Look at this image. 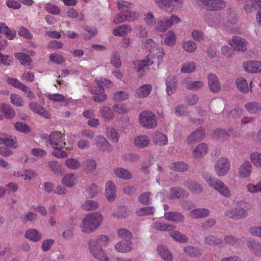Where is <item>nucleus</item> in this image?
Returning a JSON list of instances; mask_svg holds the SVG:
<instances>
[{"label": "nucleus", "instance_id": "1", "mask_svg": "<svg viewBox=\"0 0 261 261\" xmlns=\"http://www.w3.org/2000/svg\"><path fill=\"white\" fill-rule=\"evenodd\" d=\"M102 219L101 213H89L82 221V231L87 234L93 232L100 226Z\"/></svg>", "mask_w": 261, "mask_h": 261}, {"label": "nucleus", "instance_id": "2", "mask_svg": "<svg viewBox=\"0 0 261 261\" xmlns=\"http://www.w3.org/2000/svg\"><path fill=\"white\" fill-rule=\"evenodd\" d=\"M49 141L54 148H65L68 150H72L73 148L72 143L63 142V136L59 131L53 132L50 134Z\"/></svg>", "mask_w": 261, "mask_h": 261}, {"label": "nucleus", "instance_id": "3", "mask_svg": "<svg viewBox=\"0 0 261 261\" xmlns=\"http://www.w3.org/2000/svg\"><path fill=\"white\" fill-rule=\"evenodd\" d=\"M95 82L98 86V89H91V92L94 94L93 99L98 102H102L107 99V95L105 94L103 86L110 84L111 82L105 79H96Z\"/></svg>", "mask_w": 261, "mask_h": 261}, {"label": "nucleus", "instance_id": "4", "mask_svg": "<svg viewBox=\"0 0 261 261\" xmlns=\"http://www.w3.org/2000/svg\"><path fill=\"white\" fill-rule=\"evenodd\" d=\"M117 5L119 10L122 13H125L127 21H132L138 18L139 15L135 12L129 11V9L134 5L133 4L126 1H122L117 2Z\"/></svg>", "mask_w": 261, "mask_h": 261}, {"label": "nucleus", "instance_id": "5", "mask_svg": "<svg viewBox=\"0 0 261 261\" xmlns=\"http://www.w3.org/2000/svg\"><path fill=\"white\" fill-rule=\"evenodd\" d=\"M139 121L142 125L148 128H153L157 124L155 116L149 111L142 112L139 116Z\"/></svg>", "mask_w": 261, "mask_h": 261}, {"label": "nucleus", "instance_id": "6", "mask_svg": "<svg viewBox=\"0 0 261 261\" xmlns=\"http://www.w3.org/2000/svg\"><path fill=\"white\" fill-rule=\"evenodd\" d=\"M230 162L227 158L221 157L216 162L214 170L218 176H225L230 169Z\"/></svg>", "mask_w": 261, "mask_h": 261}, {"label": "nucleus", "instance_id": "7", "mask_svg": "<svg viewBox=\"0 0 261 261\" xmlns=\"http://www.w3.org/2000/svg\"><path fill=\"white\" fill-rule=\"evenodd\" d=\"M180 19L177 16L172 15L170 18H163L159 20L155 27L156 30L164 32L169 29L173 24L180 22Z\"/></svg>", "mask_w": 261, "mask_h": 261}, {"label": "nucleus", "instance_id": "8", "mask_svg": "<svg viewBox=\"0 0 261 261\" xmlns=\"http://www.w3.org/2000/svg\"><path fill=\"white\" fill-rule=\"evenodd\" d=\"M89 249L92 256L100 261H109V258L101 247L96 246L94 244H88Z\"/></svg>", "mask_w": 261, "mask_h": 261}, {"label": "nucleus", "instance_id": "9", "mask_svg": "<svg viewBox=\"0 0 261 261\" xmlns=\"http://www.w3.org/2000/svg\"><path fill=\"white\" fill-rule=\"evenodd\" d=\"M208 10L216 11L223 9L226 4L223 0H198Z\"/></svg>", "mask_w": 261, "mask_h": 261}, {"label": "nucleus", "instance_id": "10", "mask_svg": "<svg viewBox=\"0 0 261 261\" xmlns=\"http://www.w3.org/2000/svg\"><path fill=\"white\" fill-rule=\"evenodd\" d=\"M211 183V187L220 193L226 198L231 196V192L229 189L221 180L218 179L216 181Z\"/></svg>", "mask_w": 261, "mask_h": 261}, {"label": "nucleus", "instance_id": "11", "mask_svg": "<svg viewBox=\"0 0 261 261\" xmlns=\"http://www.w3.org/2000/svg\"><path fill=\"white\" fill-rule=\"evenodd\" d=\"M228 43L236 50L245 51L247 50V42L245 39L238 36H233L231 40H229Z\"/></svg>", "mask_w": 261, "mask_h": 261}, {"label": "nucleus", "instance_id": "12", "mask_svg": "<svg viewBox=\"0 0 261 261\" xmlns=\"http://www.w3.org/2000/svg\"><path fill=\"white\" fill-rule=\"evenodd\" d=\"M159 7H167L169 10L166 11L171 12L176 7H179L182 3V0H154Z\"/></svg>", "mask_w": 261, "mask_h": 261}, {"label": "nucleus", "instance_id": "13", "mask_svg": "<svg viewBox=\"0 0 261 261\" xmlns=\"http://www.w3.org/2000/svg\"><path fill=\"white\" fill-rule=\"evenodd\" d=\"M133 244L131 240H121L116 244L115 249L119 253H126L133 249Z\"/></svg>", "mask_w": 261, "mask_h": 261}, {"label": "nucleus", "instance_id": "14", "mask_svg": "<svg viewBox=\"0 0 261 261\" xmlns=\"http://www.w3.org/2000/svg\"><path fill=\"white\" fill-rule=\"evenodd\" d=\"M188 192L179 187H173L170 189L167 194V197L170 199H178L188 196Z\"/></svg>", "mask_w": 261, "mask_h": 261}, {"label": "nucleus", "instance_id": "15", "mask_svg": "<svg viewBox=\"0 0 261 261\" xmlns=\"http://www.w3.org/2000/svg\"><path fill=\"white\" fill-rule=\"evenodd\" d=\"M244 70L248 72H261V62L257 61H250L243 64Z\"/></svg>", "mask_w": 261, "mask_h": 261}, {"label": "nucleus", "instance_id": "16", "mask_svg": "<svg viewBox=\"0 0 261 261\" xmlns=\"http://www.w3.org/2000/svg\"><path fill=\"white\" fill-rule=\"evenodd\" d=\"M152 90V86L150 84H144L136 90L135 96L138 98H145L148 96Z\"/></svg>", "mask_w": 261, "mask_h": 261}, {"label": "nucleus", "instance_id": "17", "mask_svg": "<svg viewBox=\"0 0 261 261\" xmlns=\"http://www.w3.org/2000/svg\"><path fill=\"white\" fill-rule=\"evenodd\" d=\"M208 83L210 89L214 92H216L220 89V84L219 81L214 74L211 73L208 75Z\"/></svg>", "mask_w": 261, "mask_h": 261}, {"label": "nucleus", "instance_id": "18", "mask_svg": "<svg viewBox=\"0 0 261 261\" xmlns=\"http://www.w3.org/2000/svg\"><path fill=\"white\" fill-rule=\"evenodd\" d=\"M181 206L184 210L191 212H209L208 209L196 208L195 205L192 201L185 200L181 203Z\"/></svg>", "mask_w": 261, "mask_h": 261}, {"label": "nucleus", "instance_id": "19", "mask_svg": "<svg viewBox=\"0 0 261 261\" xmlns=\"http://www.w3.org/2000/svg\"><path fill=\"white\" fill-rule=\"evenodd\" d=\"M106 196L109 201L114 200L116 196V187L115 185L111 181L106 183Z\"/></svg>", "mask_w": 261, "mask_h": 261}, {"label": "nucleus", "instance_id": "20", "mask_svg": "<svg viewBox=\"0 0 261 261\" xmlns=\"http://www.w3.org/2000/svg\"><path fill=\"white\" fill-rule=\"evenodd\" d=\"M25 237L29 240L37 242L41 239L42 234L37 229L31 228L26 231Z\"/></svg>", "mask_w": 261, "mask_h": 261}, {"label": "nucleus", "instance_id": "21", "mask_svg": "<svg viewBox=\"0 0 261 261\" xmlns=\"http://www.w3.org/2000/svg\"><path fill=\"white\" fill-rule=\"evenodd\" d=\"M252 169V166L249 161H245L241 165L239 173L242 177H248L250 176Z\"/></svg>", "mask_w": 261, "mask_h": 261}, {"label": "nucleus", "instance_id": "22", "mask_svg": "<svg viewBox=\"0 0 261 261\" xmlns=\"http://www.w3.org/2000/svg\"><path fill=\"white\" fill-rule=\"evenodd\" d=\"M166 92L168 95H171L175 92L176 88V80L174 76H169L166 79Z\"/></svg>", "mask_w": 261, "mask_h": 261}, {"label": "nucleus", "instance_id": "23", "mask_svg": "<svg viewBox=\"0 0 261 261\" xmlns=\"http://www.w3.org/2000/svg\"><path fill=\"white\" fill-rule=\"evenodd\" d=\"M29 107L31 110L35 113L40 114L44 118H48L50 117L49 114L41 106L36 102H30Z\"/></svg>", "mask_w": 261, "mask_h": 261}, {"label": "nucleus", "instance_id": "24", "mask_svg": "<svg viewBox=\"0 0 261 261\" xmlns=\"http://www.w3.org/2000/svg\"><path fill=\"white\" fill-rule=\"evenodd\" d=\"M132 30V28L127 24H122L116 28L113 31V34L115 36H119L123 37L128 33Z\"/></svg>", "mask_w": 261, "mask_h": 261}, {"label": "nucleus", "instance_id": "25", "mask_svg": "<svg viewBox=\"0 0 261 261\" xmlns=\"http://www.w3.org/2000/svg\"><path fill=\"white\" fill-rule=\"evenodd\" d=\"M170 236L174 240L179 243H186L188 241V238L185 234L173 229V226H171V229L169 230Z\"/></svg>", "mask_w": 261, "mask_h": 261}, {"label": "nucleus", "instance_id": "26", "mask_svg": "<svg viewBox=\"0 0 261 261\" xmlns=\"http://www.w3.org/2000/svg\"><path fill=\"white\" fill-rule=\"evenodd\" d=\"M77 177L73 173L65 174L62 179V183L67 187H72L76 183Z\"/></svg>", "mask_w": 261, "mask_h": 261}, {"label": "nucleus", "instance_id": "27", "mask_svg": "<svg viewBox=\"0 0 261 261\" xmlns=\"http://www.w3.org/2000/svg\"><path fill=\"white\" fill-rule=\"evenodd\" d=\"M0 112L8 118H12L15 115V112L11 106L3 103H0Z\"/></svg>", "mask_w": 261, "mask_h": 261}, {"label": "nucleus", "instance_id": "28", "mask_svg": "<svg viewBox=\"0 0 261 261\" xmlns=\"http://www.w3.org/2000/svg\"><path fill=\"white\" fill-rule=\"evenodd\" d=\"M157 252L161 257L165 261H171L172 256L166 247L160 245L157 248Z\"/></svg>", "mask_w": 261, "mask_h": 261}, {"label": "nucleus", "instance_id": "29", "mask_svg": "<svg viewBox=\"0 0 261 261\" xmlns=\"http://www.w3.org/2000/svg\"><path fill=\"white\" fill-rule=\"evenodd\" d=\"M0 34H4L10 40H12L16 36L14 31L10 30L4 22H0Z\"/></svg>", "mask_w": 261, "mask_h": 261}, {"label": "nucleus", "instance_id": "30", "mask_svg": "<svg viewBox=\"0 0 261 261\" xmlns=\"http://www.w3.org/2000/svg\"><path fill=\"white\" fill-rule=\"evenodd\" d=\"M109 238L106 235H100L95 240H90L88 244H94L96 246H106L108 245Z\"/></svg>", "mask_w": 261, "mask_h": 261}, {"label": "nucleus", "instance_id": "31", "mask_svg": "<svg viewBox=\"0 0 261 261\" xmlns=\"http://www.w3.org/2000/svg\"><path fill=\"white\" fill-rule=\"evenodd\" d=\"M153 142L158 145H165L168 142V138L166 135L160 132H156L152 137Z\"/></svg>", "mask_w": 261, "mask_h": 261}, {"label": "nucleus", "instance_id": "32", "mask_svg": "<svg viewBox=\"0 0 261 261\" xmlns=\"http://www.w3.org/2000/svg\"><path fill=\"white\" fill-rule=\"evenodd\" d=\"M204 136V132L202 129H198L191 134L188 138L187 141L189 143H193L196 141H200Z\"/></svg>", "mask_w": 261, "mask_h": 261}, {"label": "nucleus", "instance_id": "33", "mask_svg": "<svg viewBox=\"0 0 261 261\" xmlns=\"http://www.w3.org/2000/svg\"><path fill=\"white\" fill-rule=\"evenodd\" d=\"M150 142L149 137L146 135L139 136L135 138L134 143L135 146L138 147H144L147 146Z\"/></svg>", "mask_w": 261, "mask_h": 261}, {"label": "nucleus", "instance_id": "34", "mask_svg": "<svg viewBox=\"0 0 261 261\" xmlns=\"http://www.w3.org/2000/svg\"><path fill=\"white\" fill-rule=\"evenodd\" d=\"M207 151V147L205 144L201 143L196 146L193 150V155L195 158H199L204 155Z\"/></svg>", "mask_w": 261, "mask_h": 261}, {"label": "nucleus", "instance_id": "35", "mask_svg": "<svg viewBox=\"0 0 261 261\" xmlns=\"http://www.w3.org/2000/svg\"><path fill=\"white\" fill-rule=\"evenodd\" d=\"M98 207V203L94 200H86L81 205L82 210L86 211H95Z\"/></svg>", "mask_w": 261, "mask_h": 261}, {"label": "nucleus", "instance_id": "36", "mask_svg": "<svg viewBox=\"0 0 261 261\" xmlns=\"http://www.w3.org/2000/svg\"><path fill=\"white\" fill-rule=\"evenodd\" d=\"M236 84L238 89L242 92L248 93L249 90L246 80L242 77L238 78L236 81Z\"/></svg>", "mask_w": 261, "mask_h": 261}, {"label": "nucleus", "instance_id": "37", "mask_svg": "<svg viewBox=\"0 0 261 261\" xmlns=\"http://www.w3.org/2000/svg\"><path fill=\"white\" fill-rule=\"evenodd\" d=\"M245 108L250 114H255L261 111V107L258 102L251 101L245 105Z\"/></svg>", "mask_w": 261, "mask_h": 261}, {"label": "nucleus", "instance_id": "38", "mask_svg": "<svg viewBox=\"0 0 261 261\" xmlns=\"http://www.w3.org/2000/svg\"><path fill=\"white\" fill-rule=\"evenodd\" d=\"M65 165L71 170H77L81 167L80 162L73 158H68L65 161Z\"/></svg>", "mask_w": 261, "mask_h": 261}, {"label": "nucleus", "instance_id": "39", "mask_svg": "<svg viewBox=\"0 0 261 261\" xmlns=\"http://www.w3.org/2000/svg\"><path fill=\"white\" fill-rule=\"evenodd\" d=\"M185 186L192 193H200L202 190V187L196 181H187Z\"/></svg>", "mask_w": 261, "mask_h": 261}, {"label": "nucleus", "instance_id": "40", "mask_svg": "<svg viewBox=\"0 0 261 261\" xmlns=\"http://www.w3.org/2000/svg\"><path fill=\"white\" fill-rule=\"evenodd\" d=\"M114 173L118 177L124 179H128L132 177L130 172L125 169L122 168H118L114 170Z\"/></svg>", "mask_w": 261, "mask_h": 261}, {"label": "nucleus", "instance_id": "41", "mask_svg": "<svg viewBox=\"0 0 261 261\" xmlns=\"http://www.w3.org/2000/svg\"><path fill=\"white\" fill-rule=\"evenodd\" d=\"M153 61L149 58L147 60H143L141 61H137L134 62V65L136 66L137 72H141L142 70H144V68L146 66L151 65L153 63Z\"/></svg>", "mask_w": 261, "mask_h": 261}, {"label": "nucleus", "instance_id": "42", "mask_svg": "<svg viewBox=\"0 0 261 261\" xmlns=\"http://www.w3.org/2000/svg\"><path fill=\"white\" fill-rule=\"evenodd\" d=\"M229 132L228 133L224 129H217L214 131L213 136L221 139H226L232 134V129H229Z\"/></svg>", "mask_w": 261, "mask_h": 261}, {"label": "nucleus", "instance_id": "43", "mask_svg": "<svg viewBox=\"0 0 261 261\" xmlns=\"http://www.w3.org/2000/svg\"><path fill=\"white\" fill-rule=\"evenodd\" d=\"M8 82L11 85L15 88H18L24 92H27L28 91V87L24 84L16 79L9 78L8 79Z\"/></svg>", "mask_w": 261, "mask_h": 261}, {"label": "nucleus", "instance_id": "44", "mask_svg": "<svg viewBox=\"0 0 261 261\" xmlns=\"http://www.w3.org/2000/svg\"><path fill=\"white\" fill-rule=\"evenodd\" d=\"M170 169L178 172H184L188 168V165L182 162H177L170 165Z\"/></svg>", "mask_w": 261, "mask_h": 261}, {"label": "nucleus", "instance_id": "45", "mask_svg": "<svg viewBox=\"0 0 261 261\" xmlns=\"http://www.w3.org/2000/svg\"><path fill=\"white\" fill-rule=\"evenodd\" d=\"M84 169L87 172L94 171L96 167V163L93 159H87L83 162Z\"/></svg>", "mask_w": 261, "mask_h": 261}, {"label": "nucleus", "instance_id": "46", "mask_svg": "<svg viewBox=\"0 0 261 261\" xmlns=\"http://www.w3.org/2000/svg\"><path fill=\"white\" fill-rule=\"evenodd\" d=\"M101 117L107 120L112 119L114 117V113L109 107L104 106L100 110Z\"/></svg>", "mask_w": 261, "mask_h": 261}, {"label": "nucleus", "instance_id": "47", "mask_svg": "<svg viewBox=\"0 0 261 261\" xmlns=\"http://www.w3.org/2000/svg\"><path fill=\"white\" fill-rule=\"evenodd\" d=\"M15 57L20 61L22 65H29L31 62L30 57L24 53H18L15 55Z\"/></svg>", "mask_w": 261, "mask_h": 261}, {"label": "nucleus", "instance_id": "48", "mask_svg": "<svg viewBox=\"0 0 261 261\" xmlns=\"http://www.w3.org/2000/svg\"><path fill=\"white\" fill-rule=\"evenodd\" d=\"M96 145L98 147L103 150L109 149V147L110 146V144L107 141L106 139L101 136H98L97 137Z\"/></svg>", "mask_w": 261, "mask_h": 261}, {"label": "nucleus", "instance_id": "49", "mask_svg": "<svg viewBox=\"0 0 261 261\" xmlns=\"http://www.w3.org/2000/svg\"><path fill=\"white\" fill-rule=\"evenodd\" d=\"M117 234L119 238L123 240H131L132 239V233L127 229L120 228L117 230Z\"/></svg>", "mask_w": 261, "mask_h": 261}, {"label": "nucleus", "instance_id": "50", "mask_svg": "<svg viewBox=\"0 0 261 261\" xmlns=\"http://www.w3.org/2000/svg\"><path fill=\"white\" fill-rule=\"evenodd\" d=\"M250 158L253 164L259 167L261 165V153L258 152H253L250 154Z\"/></svg>", "mask_w": 261, "mask_h": 261}, {"label": "nucleus", "instance_id": "51", "mask_svg": "<svg viewBox=\"0 0 261 261\" xmlns=\"http://www.w3.org/2000/svg\"><path fill=\"white\" fill-rule=\"evenodd\" d=\"M165 218L171 221L178 222L182 220L181 213H165Z\"/></svg>", "mask_w": 261, "mask_h": 261}, {"label": "nucleus", "instance_id": "52", "mask_svg": "<svg viewBox=\"0 0 261 261\" xmlns=\"http://www.w3.org/2000/svg\"><path fill=\"white\" fill-rule=\"evenodd\" d=\"M176 37L174 32L170 31L165 36V43L167 45H173L175 44Z\"/></svg>", "mask_w": 261, "mask_h": 261}, {"label": "nucleus", "instance_id": "53", "mask_svg": "<svg viewBox=\"0 0 261 261\" xmlns=\"http://www.w3.org/2000/svg\"><path fill=\"white\" fill-rule=\"evenodd\" d=\"M0 144H4L8 147L16 148V142L12 138H0Z\"/></svg>", "mask_w": 261, "mask_h": 261}, {"label": "nucleus", "instance_id": "54", "mask_svg": "<svg viewBox=\"0 0 261 261\" xmlns=\"http://www.w3.org/2000/svg\"><path fill=\"white\" fill-rule=\"evenodd\" d=\"M107 137L113 142H117L119 139L118 133L113 127H109L107 129Z\"/></svg>", "mask_w": 261, "mask_h": 261}, {"label": "nucleus", "instance_id": "55", "mask_svg": "<svg viewBox=\"0 0 261 261\" xmlns=\"http://www.w3.org/2000/svg\"><path fill=\"white\" fill-rule=\"evenodd\" d=\"M129 97V94L125 91H118L114 93V99L117 101H122L126 100Z\"/></svg>", "mask_w": 261, "mask_h": 261}, {"label": "nucleus", "instance_id": "56", "mask_svg": "<svg viewBox=\"0 0 261 261\" xmlns=\"http://www.w3.org/2000/svg\"><path fill=\"white\" fill-rule=\"evenodd\" d=\"M143 46L150 51V54L154 52L155 49L156 48V43L150 39H146L143 41Z\"/></svg>", "mask_w": 261, "mask_h": 261}, {"label": "nucleus", "instance_id": "57", "mask_svg": "<svg viewBox=\"0 0 261 261\" xmlns=\"http://www.w3.org/2000/svg\"><path fill=\"white\" fill-rule=\"evenodd\" d=\"M45 9L48 13L54 15H58L60 12V9L59 7L50 3L46 4Z\"/></svg>", "mask_w": 261, "mask_h": 261}, {"label": "nucleus", "instance_id": "58", "mask_svg": "<svg viewBox=\"0 0 261 261\" xmlns=\"http://www.w3.org/2000/svg\"><path fill=\"white\" fill-rule=\"evenodd\" d=\"M248 192L251 193H256L261 192V181L258 182L256 185L249 184L246 186Z\"/></svg>", "mask_w": 261, "mask_h": 261}, {"label": "nucleus", "instance_id": "59", "mask_svg": "<svg viewBox=\"0 0 261 261\" xmlns=\"http://www.w3.org/2000/svg\"><path fill=\"white\" fill-rule=\"evenodd\" d=\"M113 109L115 112L120 114H124L128 112L127 107L122 103L114 105L113 106Z\"/></svg>", "mask_w": 261, "mask_h": 261}, {"label": "nucleus", "instance_id": "60", "mask_svg": "<svg viewBox=\"0 0 261 261\" xmlns=\"http://www.w3.org/2000/svg\"><path fill=\"white\" fill-rule=\"evenodd\" d=\"M11 102L16 107L23 106V100L22 97L18 94H12L10 96Z\"/></svg>", "mask_w": 261, "mask_h": 261}, {"label": "nucleus", "instance_id": "61", "mask_svg": "<svg viewBox=\"0 0 261 261\" xmlns=\"http://www.w3.org/2000/svg\"><path fill=\"white\" fill-rule=\"evenodd\" d=\"M248 246L254 253H258L261 251V244L258 242L250 241L248 242Z\"/></svg>", "mask_w": 261, "mask_h": 261}, {"label": "nucleus", "instance_id": "62", "mask_svg": "<svg viewBox=\"0 0 261 261\" xmlns=\"http://www.w3.org/2000/svg\"><path fill=\"white\" fill-rule=\"evenodd\" d=\"M47 97L50 100L54 102H64L65 100V96L58 93L48 94Z\"/></svg>", "mask_w": 261, "mask_h": 261}, {"label": "nucleus", "instance_id": "63", "mask_svg": "<svg viewBox=\"0 0 261 261\" xmlns=\"http://www.w3.org/2000/svg\"><path fill=\"white\" fill-rule=\"evenodd\" d=\"M183 47L186 51L192 53L196 50L197 45L193 41H184L183 42Z\"/></svg>", "mask_w": 261, "mask_h": 261}, {"label": "nucleus", "instance_id": "64", "mask_svg": "<svg viewBox=\"0 0 261 261\" xmlns=\"http://www.w3.org/2000/svg\"><path fill=\"white\" fill-rule=\"evenodd\" d=\"M195 69V65L194 62L185 63L181 69V71L184 73H190L194 71Z\"/></svg>", "mask_w": 261, "mask_h": 261}]
</instances>
